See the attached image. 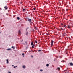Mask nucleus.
<instances>
[{
  "mask_svg": "<svg viewBox=\"0 0 73 73\" xmlns=\"http://www.w3.org/2000/svg\"><path fill=\"white\" fill-rule=\"evenodd\" d=\"M64 32V34H63L62 35V36H63L64 37V36H65V35H66V33L65 32Z\"/></svg>",
  "mask_w": 73,
  "mask_h": 73,
  "instance_id": "nucleus-5",
  "label": "nucleus"
},
{
  "mask_svg": "<svg viewBox=\"0 0 73 73\" xmlns=\"http://www.w3.org/2000/svg\"><path fill=\"white\" fill-rule=\"evenodd\" d=\"M46 66H49V64H46Z\"/></svg>",
  "mask_w": 73,
  "mask_h": 73,
  "instance_id": "nucleus-17",
  "label": "nucleus"
},
{
  "mask_svg": "<svg viewBox=\"0 0 73 73\" xmlns=\"http://www.w3.org/2000/svg\"><path fill=\"white\" fill-rule=\"evenodd\" d=\"M70 66H73V63H69Z\"/></svg>",
  "mask_w": 73,
  "mask_h": 73,
  "instance_id": "nucleus-4",
  "label": "nucleus"
},
{
  "mask_svg": "<svg viewBox=\"0 0 73 73\" xmlns=\"http://www.w3.org/2000/svg\"><path fill=\"white\" fill-rule=\"evenodd\" d=\"M64 27H66V25H64Z\"/></svg>",
  "mask_w": 73,
  "mask_h": 73,
  "instance_id": "nucleus-24",
  "label": "nucleus"
},
{
  "mask_svg": "<svg viewBox=\"0 0 73 73\" xmlns=\"http://www.w3.org/2000/svg\"><path fill=\"white\" fill-rule=\"evenodd\" d=\"M35 29H37V27H35Z\"/></svg>",
  "mask_w": 73,
  "mask_h": 73,
  "instance_id": "nucleus-21",
  "label": "nucleus"
},
{
  "mask_svg": "<svg viewBox=\"0 0 73 73\" xmlns=\"http://www.w3.org/2000/svg\"><path fill=\"white\" fill-rule=\"evenodd\" d=\"M61 29L62 30V31L63 30V29H62V28H61Z\"/></svg>",
  "mask_w": 73,
  "mask_h": 73,
  "instance_id": "nucleus-26",
  "label": "nucleus"
},
{
  "mask_svg": "<svg viewBox=\"0 0 73 73\" xmlns=\"http://www.w3.org/2000/svg\"><path fill=\"white\" fill-rule=\"evenodd\" d=\"M11 49L10 48H9L7 49V50H11Z\"/></svg>",
  "mask_w": 73,
  "mask_h": 73,
  "instance_id": "nucleus-20",
  "label": "nucleus"
},
{
  "mask_svg": "<svg viewBox=\"0 0 73 73\" xmlns=\"http://www.w3.org/2000/svg\"><path fill=\"white\" fill-rule=\"evenodd\" d=\"M67 31H66V32Z\"/></svg>",
  "mask_w": 73,
  "mask_h": 73,
  "instance_id": "nucleus-37",
  "label": "nucleus"
},
{
  "mask_svg": "<svg viewBox=\"0 0 73 73\" xmlns=\"http://www.w3.org/2000/svg\"><path fill=\"white\" fill-rule=\"evenodd\" d=\"M22 68L23 69H25V66L24 65L22 66Z\"/></svg>",
  "mask_w": 73,
  "mask_h": 73,
  "instance_id": "nucleus-7",
  "label": "nucleus"
},
{
  "mask_svg": "<svg viewBox=\"0 0 73 73\" xmlns=\"http://www.w3.org/2000/svg\"><path fill=\"white\" fill-rule=\"evenodd\" d=\"M33 42H32L31 45H33Z\"/></svg>",
  "mask_w": 73,
  "mask_h": 73,
  "instance_id": "nucleus-8",
  "label": "nucleus"
},
{
  "mask_svg": "<svg viewBox=\"0 0 73 73\" xmlns=\"http://www.w3.org/2000/svg\"><path fill=\"white\" fill-rule=\"evenodd\" d=\"M24 11H25V9H23V12H24Z\"/></svg>",
  "mask_w": 73,
  "mask_h": 73,
  "instance_id": "nucleus-18",
  "label": "nucleus"
},
{
  "mask_svg": "<svg viewBox=\"0 0 73 73\" xmlns=\"http://www.w3.org/2000/svg\"><path fill=\"white\" fill-rule=\"evenodd\" d=\"M35 43H36V44H37V41H36V40H35Z\"/></svg>",
  "mask_w": 73,
  "mask_h": 73,
  "instance_id": "nucleus-15",
  "label": "nucleus"
},
{
  "mask_svg": "<svg viewBox=\"0 0 73 73\" xmlns=\"http://www.w3.org/2000/svg\"><path fill=\"white\" fill-rule=\"evenodd\" d=\"M51 47H52L53 46V41L52 40H51Z\"/></svg>",
  "mask_w": 73,
  "mask_h": 73,
  "instance_id": "nucleus-2",
  "label": "nucleus"
},
{
  "mask_svg": "<svg viewBox=\"0 0 73 73\" xmlns=\"http://www.w3.org/2000/svg\"><path fill=\"white\" fill-rule=\"evenodd\" d=\"M65 73H66V72H65Z\"/></svg>",
  "mask_w": 73,
  "mask_h": 73,
  "instance_id": "nucleus-41",
  "label": "nucleus"
},
{
  "mask_svg": "<svg viewBox=\"0 0 73 73\" xmlns=\"http://www.w3.org/2000/svg\"><path fill=\"white\" fill-rule=\"evenodd\" d=\"M6 61H7V62H6L7 63V64H8L9 63V62L8 61V60L7 59Z\"/></svg>",
  "mask_w": 73,
  "mask_h": 73,
  "instance_id": "nucleus-6",
  "label": "nucleus"
},
{
  "mask_svg": "<svg viewBox=\"0 0 73 73\" xmlns=\"http://www.w3.org/2000/svg\"><path fill=\"white\" fill-rule=\"evenodd\" d=\"M66 11H68V9H66Z\"/></svg>",
  "mask_w": 73,
  "mask_h": 73,
  "instance_id": "nucleus-38",
  "label": "nucleus"
},
{
  "mask_svg": "<svg viewBox=\"0 0 73 73\" xmlns=\"http://www.w3.org/2000/svg\"><path fill=\"white\" fill-rule=\"evenodd\" d=\"M33 9L34 10H36V8H33Z\"/></svg>",
  "mask_w": 73,
  "mask_h": 73,
  "instance_id": "nucleus-25",
  "label": "nucleus"
},
{
  "mask_svg": "<svg viewBox=\"0 0 73 73\" xmlns=\"http://www.w3.org/2000/svg\"><path fill=\"white\" fill-rule=\"evenodd\" d=\"M18 35H21V32H20V30L18 31Z\"/></svg>",
  "mask_w": 73,
  "mask_h": 73,
  "instance_id": "nucleus-3",
  "label": "nucleus"
},
{
  "mask_svg": "<svg viewBox=\"0 0 73 73\" xmlns=\"http://www.w3.org/2000/svg\"><path fill=\"white\" fill-rule=\"evenodd\" d=\"M6 7H7V6H5L4 7V8H6Z\"/></svg>",
  "mask_w": 73,
  "mask_h": 73,
  "instance_id": "nucleus-29",
  "label": "nucleus"
},
{
  "mask_svg": "<svg viewBox=\"0 0 73 73\" xmlns=\"http://www.w3.org/2000/svg\"><path fill=\"white\" fill-rule=\"evenodd\" d=\"M41 50H38V52H41Z\"/></svg>",
  "mask_w": 73,
  "mask_h": 73,
  "instance_id": "nucleus-27",
  "label": "nucleus"
},
{
  "mask_svg": "<svg viewBox=\"0 0 73 73\" xmlns=\"http://www.w3.org/2000/svg\"><path fill=\"white\" fill-rule=\"evenodd\" d=\"M17 20H20V18H19V17H17Z\"/></svg>",
  "mask_w": 73,
  "mask_h": 73,
  "instance_id": "nucleus-10",
  "label": "nucleus"
},
{
  "mask_svg": "<svg viewBox=\"0 0 73 73\" xmlns=\"http://www.w3.org/2000/svg\"><path fill=\"white\" fill-rule=\"evenodd\" d=\"M40 71L41 72H42V71H43V70H42V69H41L40 70Z\"/></svg>",
  "mask_w": 73,
  "mask_h": 73,
  "instance_id": "nucleus-16",
  "label": "nucleus"
},
{
  "mask_svg": "<svg viewBox=\"0 0 73 73\" xmlns=\"http://www.w3.org/2000/svg\"><path fill=\"white\" fill-rule=\"evenodd\" d=\"M14 68H16V66H14Z\"/></svg>",
  "mask_w": 73,
  "mask_h": 73,
  "instance_id": "nucleus-30",
  "label": "nucleus"
},
{
  "mask_svg": "<svg viewBox=\"0 0 73 73\" xmlns=\"http://www.w3.org/2000/svg\"><path fill=\"white\" fill-rule=\"evenodd\" d=\"M28 19V18H27L25 19V20H26V21H27Z\"/></svg>",
  "mask_w": 73,
  "mask_h": 73,
  "instance_id": "nucleus-19",
  "label": "nucleus"
},
{
  "mask_svg": "<svg viewBox=\"0 0 73 73\" xmlns=\"http://www.w3.org/2000/svg\"><path fill=\"white\" fill-rule=\"evenodd\" d=\"M68 28H69V29H70V28H71L70 27V26L69 25H68Z\"/></svg>",
  "mask_w": 73,
  "mask_h": 73,
  "instance_id": "nucleus-11",
  "label": "nucleus"
},
{
  "mask_svg": "<svg viewBox=\"0 0 73 73\" xmlns=\"http://www.w3.org/2000/svg\"><path fill=\"white\" fill-rule=\"evenodd\" d=\"M31 57H33V56H31Z\"/></svg>",
  "mask_w": 73,
  "mask_h": 73,
  "instance_id": "nucleus-32",
  "label": "nucleus"
},
{
  "mask_svg": "<svg viewBox=\"0 0 73 73\" xmlns=\"http://www.w3.org/2000/svg\"><path fill=\"white\" fill-rule=\"evenodd\" d=\"M61 25H62H62H63V24H62V23L61 24Z\"/></svg>",
  "mask_w": 73,
  "mask_h": 73,
  "instance_id": "nucleus-28",
  "label": "nucleus"
},
{
  "mask_svg": "<svg viewBox=\"0 0 73 73\" xmlns=\"http://www.w3.org/2000/svg\"><path fill=\"white\" fill-rule=\"evenodd\" d=\"M9 73H11V72H9Z\"/></svg>",
  "mask_w": 73,
  "mask_h": 73,
  "instance_id": "nucleus-33",
  "label": "nucleus"
},
{
  "mask_svg": "<svg viewBox=\"0 0 73 73\" xmlns=\"http://www.w3.org/2000/svg\"><path fill=\"white\" fill-rule=\"evenodd\" d=\"M34 46H35V45L34 44L32 46V48H34Z\"/></svg>",
  "mask_w": 73,
  "mask_h": 73,
  "instance_id": "nucleus-9",
  "label": "nucleus"
},
{
  "mask_svg": "<svg viewBox=\"0 0 73 73\" xmlns=\"http://www.w3.org/2000/svg\"><path fill=\"white\" fill-rule=\"evenodd\" d=\"M14 65H12V66H13Z\"/></svg>",
  "mask_w": 73,
  "mask_h": 73,
  "instance_id": "nucleus-31",
  "label": "nucleus"
},
{
  "mask_svg": "<svg viewBox=\"0 0 73 73\" xmlns=\"http://www.w3.org/2000/svg\"><path fill=\"white\" fill-rule=\"evenodd\" d=\"M26 35H28V32H27L26 33Z\"/></svg>",
  "mask_w": 73,
  "mask_h": 73,
  "instance_id": "nucleus-22",
  "label": "nucleus"
},
{
  "mask_svg": "<svg viewBox=\"0 0 73 73\" xmlns=\"http://www.w3.org/2000/svg\"><path fill=\"white\" fill-rule=\"evenodd\" d=\"M5 9V10H7V9H8V7H6Z\"/></svg>",
  "mask_w": 73,
  "mask_h": 73,
  "instance_id": "nucleus-23",
  "label": "nucleus"
},
{
  "mask_svg": "<svg viewBox=\"0 0 73 73\" xmlns=\"http://www.w3.org/2000/svg\"><path fill=\"white\" fill-rule=\"evenodd\" d=\"M57 69L58 70H60V68L58 67Z\"/></svg>",
  "mask_w": 73,
  "mask_h": 73,
  "instance_id": "nucleus-12",
  "label": "nucleus"
},
{
  "mask_svg": "<svg viewBox=\"0 0 73 73\" xmlns=\"http://www.w3.org/2000/svg\"><path fill=\"white\" fill-rule=\"evenodd\" d=\"M22 55H23V57H24V53H22Z\"/></svg>",
  "mask_w": 73,
  "mask_h": 73,
  "instance_id": "nucleus-13",
  "label": "nucleus"
},
{
  "mask_svg": "<svg viewBox=\"0 0 73 73\" xmlns=\"http://www.w3.org/2000/svg\"><path fill=\"white\" fill-rule=\"evenodd\" d=\"M26 31H27V29H26Z\"/></svg>",
  "mask_w": 73,
  "mask_h": 73,
  "instance_id": "nucleus-36",
  "label": "nucleus"
},
{
  "mask_svg": "<svg viewBox=\"0 0 73 73\" xmlns=\"http://www.w3.org/2000/svg\"><path fill=\"white\" fill-rule=\"evenodd\" d=\"M64 30H65V29H64Z\"/></svg>",
  "mask_w": 73,
  "mask_h": 73,
  "instance_id": "nucleus-40",
  "label": "nucleus"
},
{
  "mask_svg": "<svg viewBox=\"0 0 73 73\" xmlns=\"http://www.w3.org/2000/svg\"><path fill=\"white\" fill-rule=\"evenodd\" d=\"M62 11H64V9H63Z\"/></svg>",
  "mask_w": 73,
  "mask_h": 73,
  "instance_id": "nucleus-34",
  "label": "nucleus"
},
{
  "mask_svg": "<svg viewBox=\"0 0 73 73\" xmlns=\"http://www.w3.org/2000/svg\"><path fill=\"white\" fill-rule=\"evenodd\" d=\"M12 48L13 49H15V47L12 46Z\"/></svg>",
  "mask_w": 73,
  "mask_h": 73,
  "instance_id": "nucleus-14",
  "label": "nucleus"
},
{
  "mask_svg": "<svg viewBox=\"0 0 73 73\" xmlns=\"http://www.w3.org/2000/svg\"><path fill=\"white\" fill-rule=\"evenodd\" d=\"M27 49V47H26V49Z\"/></svg>",
  "mask_w": 73,
  "mask_h": 73,
  "instance_id": "nucleus-35",
  "label": "nucleus"
},
{
  "mask_svg": "<svg viewBox=\"0 0 73 73\" xmlns=\"http://www.w3.org/2000/svg\"><path fill=\"white\" fill-rule=\"evenodd\" d=\"M28 22L31 24L32 23V20L29 18H28Z\"/></svg>",
  "mask_w": 73,
  "mask_h": 73,
  "instance_id": "nucleus-1",
  "label": "nucleus"
},
{
  "mask_svg": "<svg viewBox=\"0 0 73 73\" xmlns=\"http://www.w3.org/2000/svg\"><path fill=\"white\" fill-rule=\"evenodd\" d=\"M16 67H17V66H16Z\"/></svg>",
  "mask_w": 73,
  "mask_h": 73,
  "instance_id": "nucleus-39",
  "label": "nucleus"
}]
</instances>
